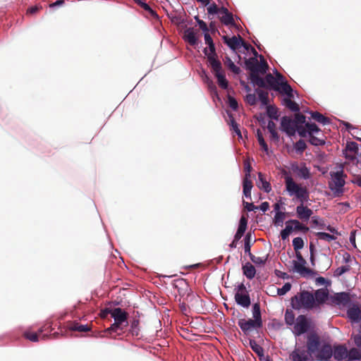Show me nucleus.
<instances>
[{"label":"nucleus","mask_w":361,"mask_h":361,"mask_svg":"<svg viewBox=\"0 0 361 361\" xmlns=\"http://www.w3.org/2000/svg\"><path fill=\"white\" fill-rule=\"evenodd\" d=\"M260 62L256 57L245 59V64L250 71V80L253 85L265 87V81L259 75H264L269 69V65L262 55H259Z\"/></svg>","instance_id":"f257e3e1"},{"label":"nucleus","mask_w":361,"mask_h":361,"mask_svg":"<svg viewBox=\"0 0 361 361\" xmlns=\"http://www.w3.org/2000/svg\"><path fill=\"white\" fill-rule=\"evenodd\" d=\"M314 302L313 293L306 290H301L290 299L291 307L295 310L316 309Z\"/></svg>","instance_id":"f03ea898"},{"label":"nucleus","mask_w":361,"mask_h":361,"mask_svg":"<svg viewBox=\"0 0 361 361\" xmlns=\"http://www.w3.org/2000/svg\"><path fill=\"white\" fill-rule=\"evenodd\" d=\"M286 189L290 196L294 195L300 203H305L310 199V192L306 186L295 183L290 176L285 177Z\"/></svg>","instance_id":"7ed1b4c3"},{"label":"nucleus","mask_w":361,"mask_h":361,"mask_svg":"<svg viewBox=\"0 0 361 361\" xmlns=\"http://www.w3.org/2000/svg\"><path fill=\"white\" fill-rule=\"evenodd\" d=\"M128 314L120 307L112 309L111 317L114 318V323L106 329V332L109 334L113 333L120 334L118 331H123L128 326Z\"/></svg>","instance_id":"20e7f679"},{"label":"nucleus","mask_w":361,"mask_h":361,"mask_svg":"<svg viewBox=\"0 0 361 361\" xmlns=\"http://www.w3.org/2000/svg\"><path fill=\"white\" fill-rule=\"evenodd\" d=\"M331 180L329 181V188L333 192L334 197H341L344 193V186L345 185V178L347 175L343 170L336 172H330Z\"/></svg>","instance_id":"39448f33"},{"label":"nucleus","mask_w":361,"mask_h":361,"mask_svg":"<svg viewBox=\"0 0 361 361\" xmlns=\"http://www.w3.org/2000/svg\"><path fill=\"white\" fill-rule=\"evenodd\" d=\"M297 125L293 119L288 116H283L281 119V130L285 132L288 136L295 135L296 133Z\"/></svg>","instance_id":"423d86ee"},{"label":"nucleus","mask_w":361,"mask_h":361,"mask_svg":"<svg viewBox=\"0 0 361 361\" xmlns=\"http://www.w3.org/2000/svg\"><path fill=\"white\" fill-rule=\"evenodd\" d=\"M238 325L246 335L248 334L252 330L257 329L262 326V325L257 322V321H255L252 319H249L248 320L245 319H238Z\"/></svg>","instance_id":"0eeeda50"},{"label":"nucleus","mask_w":361,"mask_h":361,"mask_svg":"<svg viewBox=\"0 0 361 361\" xmlns=\"http://www.w3.org/2000/svg\"><path fill=\"white\" fill-rule=\"evenodd\" d=\"M331 300L336 305L346 307L350 303L351 297L349 293L341 292L332 295Z\"/></svg>","instance_id":"6e6552de"},{"label":"nucleus","mask_w":361,"mask_h":361,"mask_svg":"<svg viewBox=\"0 0 361 361\" xmlns=\"http://www.w3.org/2000/svg\"><path fill=\"white\" fill-rule=\"evenodd\" d=\"M310 328L309 322L306 317L303 314L299 315L296 319L294 326V331L296 335H301L308 331Z\"/></svg>","instance_id":"1a4fd4ad"},{"label":"nucleus","mask_w":361,"mask_h":361,"mask_svg":"<svg viewBox=\"0 0 361 361\" xmlns=\"http://www.w3.org/2000/svg\"><path fill=\"white\" fill-rule=\"evenodd\" d=\"M314 305L316 309H320V306L326 302L329 298V290L326 288H319L314 293Z\"/></svg>","instance_id":"9d476101"},{"label":"nucleus","mask_w":361,"mask_h":361,"mask_svg":"<svg viewBox=\"0 0 361 361\" xmlns=\"http://www.w3.org/2000/svg\"><path fill=\"white\" fill-rule=\"evenodd\" d=\"M296 214L299 219L302 221H307L312 215L313 212L307 206H304V203H300V204L296 207Z\"/></svg>","instance_id":"9b49d317"},{"label":"nucleus","mask_w":361,"mask_h":361,"mask_svg":"<svg viewBox=\"0 0 361 361\" xmlns=\"http://www.w3.org/2000/svg\"><path fill=\"white\" fill-rule=\"evenodd\" d=\"M207 61L214 75L224 73L221 61L214 56H207Z\"/></svg>","instance_id":"f8f14e48"},{"label":"nucleus","mask_w":361,"mask_h":361,"mask_svg":"<svg viewBox=\"0 0 361 361\" xmlns=\"http://www.w3.org/2000/svg\"><path fill=\"white\" fill-rule=\"evenodd\" d=\"M293 264L295 271L300 274L302 276H311L314 274L313 270L305 267L306 263L298 262L293 260Z\"/></svg>","instance_id":"ddd939ff"},{"label":"nucleus","mask_w":361,"mask_h":361,"mask_svg":"<svg viewBox=\"0 0 361 361\" xmlns=\"http://www.w3.org/2000/svg\"><path fill=\"white\" fill-rule=\"evenodd\" d=\"M358 152V145L355 142H348L345 147V158L351 161L355 159Z\"/></svg>","instance_id":"4468645a"},{"label":"nucleus","mask_w":361,"mask_h":361,"mask_svg":"<svg viewBox=\"0 0 361 361\" xmlns=\"http://www.w3.org/2000/svg\"><path fill=\"white\" fill-rule=\"evenodd\" d=\"M292 170L297 173L298 175L304 178L308 179L310 178V172L309 169L304 164L302 166H300L297 163H294L291 165Z\"/></svg>","instance_id":"2eb2a0df"},{"label":"nucleus","mask_w":361,"mask_h":361,"mask_svg":"<svg viewBox=\"0 0 361 361\" xmlns=\"http://www.w3.org/2000/svg\"><path fill=\"white\" fill-rule=\"evenodd\" d=\"M348 318L353 322H357L361 319V309L357 305H353L347 310Z\"/></svg>","instance_id":"dca6fc26"},{"label":"nucleus","mask_w":361,"mask_h":361,"mask_svg":"<svg viewBox=\"0 0 361 361\" xmlns=\"http://www.w3.org/2000/svg\"><path fill=\"white\" fill-rule=\"evenodd\" d=\"M224 42L232 50L235 51L240 47L241 40L238 37L233 36L228 37V36H223L222 37Z\"/></svg>","instance_id":"f3484780"},{"label":"nucleus","mask_w":361,"mask_h":361,"mask_svg":"<svg viewBox=\"0 0 361 361\" xmlns=\"http://www.w3.org/2000/svg\"><path fill=\"white\" fill-rule=\"evenodd\" d=\"M333 355L335 360L341 361L348 357L347 348L343 345L334 346Z\"/></svg>","instance_id":"a211bd4d"},{"label":"nucleus","mask_w":361,"mask_h":361,"mask_svg":"<svg viewBox=\"0 0 361 361\" xmlns=\"http://www.w3.org/2000/svg\"><path fill=\"white\" fill-rule=\"evenodd\" d=\"M235 302L243 307H248L250 305V298L248 293L237 292L235 294Z\"/></svg>","instance_id":"6ab92c4d"},{"label":"nucleus","mask_w":361,"mask_h":361,"mask_svg":"<svg viewBox=\"0 0 361 361\" xmlns=\"http://www.w3.org/2000/svg\"><path fill=\"white\" fill-rule=\"evenodd\" d=\"M319 337L316 335H310L308 336L307 347V350L310 353H315L319 348Z\"/></svg>","instance_id":"aec40b11"},{"label":"nucleus","mask_w":361,"mask_h":361,"mask_svg":"<svg viewBox=\"0 0 361 361\" xmlns=\"http://www.w3.org/2000/svg\"><path fill=\"white\" fill-rule=\"evenodd\" d=\"M183 38L192 46L197 44V32L192 27H189L184 31Z\"/></svg>","instance_id":"412c9836"},{"label":"nucleus","mask_w":361,"mask_h":361,"mask_svg":"<svg viewBox=\"0 0 361 361\" xmlns=\"http://www.w3.org/2000/svg\"><path fill=\"white\" fill-rule=\"evenodd\" d=\"M333 355V351L331 345H325L319 350L317 357L320 360H328Z\"/></svg>","instance_id":"4be33fe9"},{"label":"nucleus","mask_w":361,"mask_h":361,"mask_svg":"<svg viewBox=\"0 0 361 361\" xmlns=\"http://www.w3.org/2000/svg\"><path fill=\"white\" fill-rule=\"evenodd\" d=\"M67 328L70 331L79 332H87L90 330L88 325H83L77 322H69L67 324Z\"/></svg>","instance_id":"5701e85b"},{"label":"nucleus","mask_w":361,"mask_h":361,"mask_svg":"<svg viewBox=\"0 0 361 361\" xmlns=\"http://www.w3.org/2000/svg\"><path fill=\"white\" fill-rule=\"evenodd\" d=\"M264 79L266 85L265 87H269L274 90L279 89V82L271 73L267 74Z\"/></svg>","instance_id":"b1692460"},{"label":"nucleus","mask_w":361,"mask_h":361,"mask_svg":"<svg viewBox=\"0 0 361 361\" xmlns=\"http://www.w3.org/2000/svg\"><path fill=\"white\" fill-rule=\"evenodd\" d=\"M243 274L250 280L252 279L256 274L255 267L250 262H246L242 267Z\"/></svg>","instance_id":"393cba45"},{"label":"nucleus","mask_w":361,"mask_h":361,"mask_svg":"<svg viewBox=\"0 0 361 361\" xmlns=\"http://www.w3.org/2000/svg\"><path fill=\"white\" fill-rule=\"evenodd\" d=\"M253 187L252 182L250 178L244 177L243 181V195L249 199H251V190Z\"/></svg>","instance_id":"a878e982"},{"label":"nucleus","mask_w":361,"mask_h":361,"mask_svg":"<svg viewBox=\"0 0 361 361\" xmlns=\"http://www.w3.org/2000/svg\"><path fill=\"white\" fill-rule=\"evenodd\" d=\"M290 357L293 361H310L305 350H295L290 354Z\"/></svg>","instance_id":"bb28decb"},{"label":"nucleus","mask_w":361,"mask_h":361,"mask_svg":"<svg viewBox=\"0 0 361 361\" xmlns=\"http://www.w3.org/2000/svg\"><path fill=\"white\" fill-rule=\"evenodd\" d=\"M257 186L264 190L266 192H269L271 190V186L270 183L265 180L263 174L261 172L258 173V182Z\"/></svg>","instance_id":"cd10ccee"},{"label":"nucleus","mask_w":361,"mask_h":361,"mask_svg":"<svg viewBox=\"0 0 361 361\" xmlns=\"http://www.w3.org/2000/svg\"><path fill=\"white\" fill-rule=\"evenodd\" d=\"M267 129L269 130V132L270 133V138L271 140L275 141V142H279V135L276 131V123L272 121H269L268 122V125H267Z\"/></svg>","instance_id":"c85d7f7f"},{"label":"nucleus","mask_w":361,"mask_h":361,"mask_svg":"<svg viewBox=\"0 0 361 361\" xmlns=\"http://www.w3.org/2000/svg\"><path fill=\"white\" fill-rule=\"evenodd\" d=\"M276 91L280 93L285 94L287 95V97H293V89L290 85L287 82H281L279 83V89Z\"/></svg>","instance_id":"c756f323"},{"label":"nucleus","mask_w":361,"mask_h":361,"mask_svg":"<svg viewBox=\"0 0 361 361\" xmlns=\"http://www.w3.org/2000/svg\"><path fill=\"white\" fill-rule=\"evenodd\" d=\"M311 117L314 121L320 123L323 125H326L330 123V119L318 111H311Z\"/></svg>","instance_id":"7c9ffc66"},{"label":"nucleus","mask_w":361,"mask_h":361,"mask_svg":"<svg viewBox=\"0 0 361 361\" xmlns=\"http://www.w3.org/2000/svg\"><path fill=\"white\" fill-rule=\"evenodd\" d=\"M292 97H286L283 99V104L290 110L294 112L299 111L298 104L291 99Z\"/></svg>","instance_id":"2f4dec72"},{"label":"nucleus","mask_w":361,"mask_h":361,"mask_svg":"<svg viewBox=\"0 0 361 361\" xmlns=\"http://www.w3.org/2000/svg\"><path fill=\"white\" fill-rule=\"evenodd\" d=\"M221 22L225 25H231L233 27L236 26V24L233 19V16L232 13L229 12L225 15H223L220 18Z\"/></svg>","instance_id":"473e14b6"},{"label":"nucleus","mask_w":361,"mask_h":361,"mask_svg":"<svg viewBox=\"0 0 361 361\" xmlns=\"http://www.w3.org/2000/svg\"><path fill=\"white\" fill-rule=\"evenodd\" d=\"M134 1L142 7L145 11L149 12L150 16L154 18H158V15L152 8L146 3L142 2L141 0H134Z\"/></svg>","instance_id":"72a5a7b5"},{"label":"nucleus","mask_w":361,"mask_h":361,"mask_svg":"<svg viewBox=\"0 0 361 361\" xmlns=\"http://www.w3.org/2000/svg\"><path fill=\"white\" fill-rule=\"evenodd\" d=\"M255 91L259 97V99L262 104L264 106H268V104L269 102L268 92L260 89H256Z\"/></svg>","instance_id":"f704fd0d"},{"label":"nucleus","mask_w":361,"mask_h":361,"mask_svg":"<svg viewBox=\"0 0 361 361\" xmlns=\"http://www.w3.org/2000/svg\"><path fill=\"white\" fill-rule=\"evenodd\" d=\"M252 315L253 319L257 321L260 324L262 325V320L261 316L260 306L259 303H255L252 307Z\"/></svg>","instance_id":"c9c22d12"},{"label":"nucleus","mask_w":361,"mask_h":361,"mask_svg":"<svg viewBox=\"0 0 361 361\" xmlns=\"http://www.w3.org/2000/svg\"><path fill=\"white\" fill-rule=\"evenodd\" d=\"M267 116L274 120L279 119L278 109L273 105L267 106Z\"/></svg>","instance_id":"e433bc0d"},{"label":"nucleus","mask_w":361,"mask_h":361,"mask_svg":"<svg viewBox=\"0 0 361 361\" xmlns=\"http://www.w3.org/2000/svg\"><path fill=\"white\" fill-rule=\"evenodd\" d=\"M224 63L233 73L239 74L240 73V68L235 66L228 56H226Z\"/></svg>","instance_id":"4c0bfd02"},{"label":"nucleus","mask_w":361,"mask_h":361,"mask_svg":"<svg viewBox=\"0 0 361 361\" xmlns=\"http://www.w3.org/2000/svg\"><path fill=\"white\" fill-rule=\"evenodd\" d=\"M289 222H291V224L294 226V231H300L305 233L309 231V228L301 224L298 220L291 219L289 220Z\"/></svg>","instance_id":"58836bf2"},{"label":"nucleus","mask_w":361,"mask_h":361,"mask_svg":"<svg viewBox=\"0 0 361 361\" xmlns=\"http://www.w3.org/2000/svg\"><path fill=\"white\" fill-rule=\"evenodd\" d=\"M41 335V334H39V332H32L29 330L25 331L23 333V336L26 339H28L29 341L32 342H37L39 341V337Z\"/></svg>","instance_id":"ea45409f"},{"label":"nucleus","mask_w":361,"mask_h":361,"mask_svg":"<svg viewBox=\"0 0 361 361\" xmlns=\"http://www.w3.org/2000/svg\"><path fill=\"white\" fill-rule=\"evenodd\" d=\"M215 77L217 79V82L220 87H221L224 90H226L228 88V82L226 78L225 73L216 75H215Z\"/></svg>","instance_id":"a19ab883"},{"label":"nucleus","mask_w":361,"mask_h":361,"mask_svg":"<svg viewBox=\"0 0 361 361\" xmlns=\"http://www.w3.org/2000/svg\"><path fill=\"white\" fill-rule=\"evenodd\" d=\"M250 346L257 355H263V348L255 340H250Z\"/></svg>","instance_id":"79ce46f5"},{"label":"nucleus","mask_w":361,"mask_h":361,"mask_svg":"<svg viewBox=\"0 0 361 361\" xmlns=\"http://www.w3.org/2000/svg\"><path fill=\"white\" fill-rule=\"evenodd\" d=\"M347 357L349 360H360L361 358V354L357 348H353L348 351Z\"/></svg>","instance_id":"37998d69"},{"label":"nucleus","mask_w":361,"mask_h":361,"mask_svg":"<svg viewBox=\"0 0 361 361\" xmlns=\"http://www.w3.org/2000/svg\"><path fill=\"white\" fill-rule=\"evenodd\" d=\"M317 238L320 240H323L327 242H331L336 239V237L334 235H331L329 233L325 232H318L316 233Z\"/></svg>","instance_id":"c03bdc74"},{"label":"nucleus","mask_w":361,"mask_h":361,"mask_svg":"<svg viewBox=\"0 0 361 361\" xmlns=\"http://www.w3.org/2000/svg\"><path fill=\"white\" fill-rule=\"evenodd\" d=\"M244 250H245V253H247L248 255H250V253H252L251 252V233H247L246 235H245V237L244 238Z\"/></svg>","instance_id":"a18cd8bd"},{"label":"nucleus","mask_w":361,"mask_h":361,"mask_svg":"<svg viewBox=\"0 0 361 361\" xmlns=\"http://www.w3.org/2000/svg\"><path fill=\"white\" fill-rule=\"evenodd\" d=\"M249 257L253 263H255V264H259V265L264 264L267 260V256L256 257L254 255H252V253H250Z\"/></svg>","instance_id":"49530a36"},{"label":"nucleus","mask_w":361,"mask_h":361,"mask_svg":"<svg viewBox=\"0 0 361 361\" xmlns=\"http://www.w3.org/2000/svg\"><path fill=\"white\" fill-rule=\"evenodd\" d=\"M285 321L288 325H293L295 322V314L292 310H286L285 313Z\"/></svg>","instance_id":"de8ad7c7"},{"label":"nucleus","mask_w":361,"mask_h":361,"mask_svg":"<svg viewBox=\"0 0 361 361\" xmlns=\"http://www.w3.org/2000/svg\"><path fill=\"white\" fill-rule=\"evenodd\" d=\"M305 127L307 129L308 134L312 135L314 133H317L320 131L319 127L314 123H306Z\"/></svg>","instance_id":"09e8293b"},{"label":"nucleus","mask_w":361,"mask_h":361,"mask_svg":"<svg viewBox=\"0 0 361 361\" xmlns=\"http://www.w3.org/2000/svg\"><path fill=\"white\" fill-rule=\"evenodd\" d=\"M293 246L295 251H299L304 246V241L302 238L297 237L293 240Z\"/></svg>","instance_id":"8fccbe9b"},{"label":"nucleus","mask_w":361,"mask_h":361,"mask_svg":"<svg viewBox=\"0 0 361 361\" xmlns=\"http://www.w3.org/2000/svg\"><path fill=\"white\" fill-rule=\"evenodd\" d=\"M247 218L245 217L244 216H242L240 219L239 226H238L237 231H239V233L240 232L244 234L246 231V228H247Z\"/></svg>","instance_id":"3c124183"},{"label":"nucleus","mask_w":361,"mask_h":361,"mask_svg":"<svg viewBox=\"0 0 361 361\" xmlns=\"http://www.w3.org/2000/svg\"><path fill=\"white\" fill-rule=\"evenodd\" d=\"M230 122L231 130H233L238 137H242L241 132L240 130L239 129L238 125L235 121L234 118L232 116H230Z\"/></svg>","instance_id":"603ef678"},{"label":"nucleus","mask_w":361,"mask_h":361,"mask_svg":"<svg viewBox=\"0 0 361 361\" xmlns=\"http://www.w3.org/2000/svg\"><path fill=\"white\" fill-rule=\"evenodd\" d=\"M138 326H139L138 320L134 319L132 321V322L130 324V331L131 332L133 336H138V334H139Z\"/></svg>","instance_id":"864d4df0"},{"label":"nucleus","mask_w":361,"mask_h":361,"mask_svg":"<svg viewBox=\"0 0 361 361\" xmlns=\"http://www.w3.org/2000/svg\"><path fill=\"white\" fill-rule=\"evenodd\" d=\"M309 135H310L309 141L311 145H314V146H319V145H323L325 144V142L324 140L317 137L316 136L314 135V134Z\"/></svg>","instance_id":"5fc2aeb1"},{"label":"nucleus","mask_w":361,"mask_h":361,"mask_svg":"<svg viewBox=\"0 0 361 361\" xmlns=\"http://www.w3.org/2000/svg\"><path fill=\"white\" fill-rule=\"evenodd\" d=\"M294 147L297 152L302 153L307 148V145L303 140H299L295 142Z\"/></svg>","instance_id":"6e6d98bb"},{"label":"nucleus","mask_w":361,"mask_h":361,"mask_svg":"<svg viewBox=\"0 0 361 361\" xmlns=\"http://www.w3.org/2000/svg\"><path fill=\"white\" fill-rule=\"evenodd\" d=\"M285 219V213L282 212H276L274 216V224L276 225H282Z\"/></svg>","instance_id":"4d7b16f0"},{"label":"nucleus","mask_w":361,"mask_h":361,"mask_svg":"<svg viewBox=\"0 0 361 361\" xmlns=\"http://www.w3.org/2000/svg\"><path fill=\"white\" fill-rule=\"evenodd\" d=\"M350 269V265L341 266L340 267H338L336 269V271L334 272V275L336 276H340L343 275V274H345V272L349 271Z\"/></svg>","instance_id":"13d9d810"},{"label":"nucleus","mask_w":361,"mask_h":361,"mask_svg":"<svg viewBox=\"0 0 361 361\" xmlns=\"http://www.w3.org/2000/svg\"><path fill=\"white\" fill-rule=\"evenodd\" d=\"M291 284L290 283H286L282 288L277 289V294L279 295H283L286 294L291 288Z\"/></svg>","instance_id":"bf43d9fd"},{"label":"nucleus","mask_w":361,"mask_h":361,"mask_svg":"<svg viewBox=\"0 0 361 361\" xmlns=\"http://www.w3.org/2000/svg\"><path fill=\"white\" fill-rule=\"evenodd\" d=\"M305 121H306L305 116L301 114H296L295 115V119L293 120V121L295 122V125H298V126H299V124H303V123L305 124L306 123Z\"/></svg>","instance_id":"052dcab7"},{"label":"nucleus","mask_w":361,"mask_h":361,"mask_svg":"<svg viewBox=\"0 0 361 361\" xmlns=\"http://www.w3.org/2000/svg\"><path fill=\"white\" fill-rule=\"evenodd\" d=\"M314 251H315V247L313 243H310V260L312 266H313V267L315 265Z\"/></svg>","instance_id":"680f3d73"},{"label":"nucleus","mask_w":361,"mask_h":361,"mask_svg":"<svg viewBox=\"0 0 361 361\" xmlns=\"http://www.w3.org/2000/svg\"><path fill=\"white\" fill-rule=\"evenodd\" d=\"M207 12L209 15H214L219 13V8L214 2L207 7Z\"/></svg>","instance_id":"e2e57ef3"},{"label":"nucleus","mask_w":361,"mask_h":361,"mask_svg":"<svg viewBox=\"0 0 361 361\" xmlns=\"http://www.w3.org/2000/svg\"><path fill=\"white\" fill-rule=\"evenodd\" d=\"M245 100L251 106H254L257 103V98L255 94H248L246 96Z\"/></svg>","instance_id":"0e129e2a"},{"label":"nucleus","mask_w":361,"mask_h":361,"mask_svg":"<svg viewBox=\"0 0 361 361\" xmlns=\"http://www.w3.org/2000/svg\"><path fill=\"white\" fill-rule=\"evenodd\" d=\"M228 104H229V106L234 111H236L238 108V102L236 101V99L235 98H233V97H231V96H228Z\"/></svg>","instance_id":"69168bd1"},{"label":"nucleus","mask_w":361,"mask_h":361,"mask_svg":"<svg viewBox=\"0 0 361 361\" xmlns=\"http://www.w3.org/2000/svg\"><path fill=\"white\" fill-rule=\"evenodd\" d=\"M52 330L51 323L47 322L39 329L38 332L42 334L44 331L51 332Z\"/></svg>","instance_id":"338daca9"},{"label":"nucleus","mask_w":361,"mask_h":361,"mask_svg":"<svg viewBox=\"0 0 361 361\" xmlns=\"http://www.w3.org/2000/svg\"><path fill=\"white\" fill-rule=\"evenodd\" d=\"M195 20H197L199 26H200V28L205 32H207L209 29H208V26L206 24L205 22H204L202 20H200L197 16L195 17Z\"/></svg>","instance_id":"774afa93"}]
</instances>
